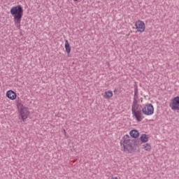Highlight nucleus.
Returning a JSON list of instances; mask_svg holds the SVG:
<instances>
[{"instance_id": "nucleus-4", "label": "nucleus", "mask_w": 179, "mask_h": 179, "mask_svg": "<svg viewBox=\"0 0 179 179\" xmlns=\"http://www.w3.org/2000/svg\"><path fill=\"white\" fill-rule=\"evenodd\" d=\"M122 140L120 143L123 145L124 152H127V153H131L134 150V147L132 146V143L131 142V139H129V136L126 135L123 136Z\"/></svg>"}, {"instance_id": "nucleus-8", "label": "nucleus", "mask_w": 179, "mask_h": 179, "mask_svg": "<svg viewBox=\"0 0 179 179\" xmlns=\"http://www.w3.org/2000/svg\"><path fill=\"white\" fill-rule=\"evenodd\" d=\"M136 29L139 33H143L146 27L145 26V22L143 21L138 20L135 23Z\"/></svg>"}, {"instance_id": "nucleus-11", "label": "nucleus", "mask_w": 179, "mask_h": 179, "mask_svg": "<svg viewBox=\"0 0 179 179\" xmlns=\"http://www.w3.org/2000/svg\"><path fill=\"white\" fill-rule=\"evenodd\" d=\"M65 48H66V52L67 54L71 53V45H69V42L68 40H65Z\"/></svg>"}, {"instance_id": "nucleus-6", "label": "nucleus", "mask_w": 179, "mask_h": 179, "mask_svg": "<svg viewBox=\"0 0 179 179\" xmlns=\"http://www.w3.org/2000/svg\"><path fill=\"white\" fill-rule=\"evenodd\" d=\"M30 115V111H29V108L21 106L20 109V118L22 120L23 122H26V119L29 118Z\"/></svg>"}, {"instance_id": "nucleus-10", "label": "nucleus", "mask_w": 179, "mask_h": 179, "mask_svg": "<svg viewBox=\"0 0 179 179\" xmlns=\"http://www.w3.org/2000/svg\"><path fill=\"white\" fill-rule=\"evenodd\" d=\"M129 135L130 136H131V138H138V136H139V131H138V130L136 129L131 130L129 132Z\"/></svg>"}, {"instance_id": "nucleus-7", "label": "nucleus", "mask_w": 179, "mask_h": 179, "mask_svg": "<svg viewBox=\"0 0 179 179\" xmlns=\"http://www.w3.org/2000/svg\"><path fill=\"white\" fill-rule=\"evenodd\" d=\"M169 107H171V110L173 111H178L179 113V96H176L173 99H171V103L169 104Z\"/></svg>"}, {"instance_id": "nucleus-5", "label": "nucleus", "mask_w": 179, "mask_h": 179, "mask_svg": "<svg viewBox=\"0 0 179 179\" xmlns=\"http://www.w3.org/2000/svg\"><path fill=\"white\" fill-rule=\"evenodd\" d=\"M141 110V114H144V115H153L155 113V108H153V105L152 103H148L145 105Z\"/></svg>"}, {"instance_id": "nucleus-13", "label": "nucleus", "mask_w": 179, "mask_h": 179, "mask_svg": "<svg viewBox=\"0 0 179 179\" xmlns=\"http://www.w3.org/2000/svg\"><path fill=\"white\" fill-rule=\"evenodd\" d=\"M105 99H111L113 97V92L112 91H106L104 94Z\"/></svg>"}, {"instance_id": "nucleus-9", "label": "nucleus", "mask_w": 179, "mask_h": 179, "mask_svg": "<svg viewBox=\"0 0 179 179\" xmlns=\"http://www.w3.org/2000/svg\"><path fill=\"white\" fill-rule=\"evenodd\" d=\"M6 97L10 99V100H15L16 99V92H14L13 90H8L6 92Z\"/></svg>"}, {"instance_id": "nucleus-1", "label": "nucleus", "mask_w": 179, "mask_h": 179, "mask_svg": "<svg viewBox=\"0 0 179 179\" xmlns=\"http://www.w3.org/2000/svg\"><path fill=\"white\" fill-rule=\"evenodd\" d=\"M138 96L139 92L138 91V87H136L134 88V96L131 106V114L133 118H135L138 122H141V121H142V120H143L145 117L141 112V106L138 104V99H139Z\"/></svg>"}, {"instance_id": "nucleus-3", "label": "nucleus", "mask_w": 179, "mask_h": 179, "mask_svg": "<svg viewBox=\"0 0 179 179\" xmlns=\"http://www.w3.org/2000/svg\"><path fill=\"white\" fill-rule=\"evenodd\" d=\"M122 140L120 143L123 145L124 152H127V153H131L134 150V147L132 146V143L131 142V139H129V136L126 135L123 136Z\"/></svg>"}, {"instance_id": "nucleus-15", "label": "nucleus", "mask_w": 179, "mask_h": 179, "mask_svg": "<svg viewBox=\"0 0 179 179\" xmlns=\"http://www.w3.org/2000/svg\"><path fill=\"white\" fill-rule=\"evenodd\" d=\"M111 179H118L117 177L112 178Z\"/></svg>"}, {"instance_id": "nucleus-14", "label": "nucleus", "mask_w": 179, "mask_h": 179, "mask_svg": "<svg viewBox=\"0 0 179 179\" xmlns=\"http://www.w3.org/2000/svg\"><path fill=\"white\" fill-rule=\"evenodd\" d=\"M143 146L145 150H146V151L151 150V149H152V145H150V143H145V144L143 145Z\"/></svg>"}, {"instance_id": "nucleus-16", "label": "nucleus", "mask_w": 179, "mask_h": 179, "mask_svg": "<svg viewBox=\"0 0 179 179\" xmlns=\"http://www.w3.org/2000/svg\"><path fill=\"white\" fill-rule=\"evenodd\" d=\"M75 1H78V0H74Z\"/></svg>"}, {"instance_id": "nucleus-12", "label": "nucleus", "mask_w": 179, "mask_h": 179, "mask_svg": "<svg viewBox=\"0 0 179 179\" xmlns=\"http://www.w3.org/2000/svg\"><path fill=\"white\" fill-rule=\"evenodd\" d=\"M141 141L143 143H146L149 141V137L146 134H142L140 137Z\"/></svg>"}, {"instance_id": "nucleus-2", "label": "nucleus", "mask_w": 179, "mask_h": 179, "mask_svg": "<svg viewBox=\"0 0 179 179\" xmlns=\"http://www.w3.org/2000/svg\"><path fill=\"white\" fill-rule=\"evenodd\" d=\"M10 13L14 17V23L17 27H20L22 18L23 17V7L20 5L13 6L10 10Z\"/></svg>"}]
</instances>
